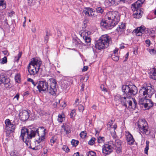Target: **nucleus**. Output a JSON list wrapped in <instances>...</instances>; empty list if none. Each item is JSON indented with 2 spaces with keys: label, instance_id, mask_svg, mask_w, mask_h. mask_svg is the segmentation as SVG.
Here are the masks:
<instances>
[{
  "label": "nucleus",
  "instance_id": "f257e3e1",
  "mask_svg": "<svg viewBox=\"0 0 156 156\" xmlns=\"http://www.w3.org/2000/svg\"><path fill=\"white\" fill-rule=\"evenodd\" d=\"M38 130L37 127L29 129L23 127L21 130L20 138L29 148L35 147L36 142L39 144L45 139L46 129L43 130V135L41 136L40 135Z\"/></svg>",
  "mask_w": 156,
  "mask_h": 156
},
{
  "label": "nucleus",
  "instance_id": "f03ea898",
  "mask_svg": "<svg viewBox=\"0 0 156 156\" xmlns=\"http://www.w3.org/2000/svg\"><path fill=\"white\" fill-rule=\"evenodd\" d=\"M42 62L36 58H33L29 63L27 66V69L29 74L31 76H34L37 74L41 69L40 66Z\"/></svg>",
  "mask_w": 156,
  "mask_h": 156
},
{
  "label": "nucleus",
  "instance_id": "7ed1b4c3",
  "mask_svg": "<svg viewBox=\"0 0 156 156\" xmlns=\"http://www.w3.org/2000/svg\"><path fill=\"white\" fill-rule=\"evenodd\" d=\"M111 37L107 34L102 35L97 41L95 47L98 50L107 48L109 44L111 43Z\"/></svg>",
  "mask_w": 156,
  "mask_h": 156
},
{
  "label": "nucleus",
  "instance_id": "20e7f679",
  "mask_svg": "<svg viewBox=\"0 0 156 156\" xmlns=\"http://www.w3.org/2000/svg\"><path fill=\"white\" fill-rule=\"evenodd\" d=\"M114 99L117 103H120L126 108H129V107L131 106L130 104H131V101H133V98L128 96L126 97H123L118 94L115 96Z\"/></svg>",
  "mask_w": 156,
  "mask_h": 156
},
{
  "label": "nucleus",
  "instance_id": "39448f33",
  "mask_svg": "<svg viewBox=\"0 0 156 156\" xmlns=\"http://www.w3.org/2000/svg\"><path fill=\"white\" fill-rule=\"evenodd\" d=\"M122 89V91L126 94L127 96L129 97L135 95L138 92L137 88L134 85H123Z\"/></svg>",
  "mask_w": 156,
  "mask_h": 156
},
{
  "label": "nucleus",
  "instance_id": "423d86ee",
  "mask_svg": "<svg viewBox=\"0 0 156 156\" xmlns=\"http://www.w3.org/2000/svg\"><path fill=\"white\" fill-rule=\"evenodd\" d=\"M139 130L143 134H149L150 133L146 121L144 119H140L137 123Z\"/></svg>",
  "mask_w": 156,
  "mask_h": 156
},
{
  "label": "nucleus",
  "instance_id": "0eeeda50",
  "mask_svg": "<svg viewBox=\"0 0 156 156\" xmlns=\"http://www.w3.org/2000/svg\"><path fill=\"white\" fill-rule=\"evenodd\" d=\"M154 90L151 86H148L146 87H143L139 91L140 94L145 96V98H150L154 93Z\"/></svg>",
  "mask_w": 156,
  "mask_h": 156
},
{
  "label": "nucleus",
  "instance_id": "6e6552de",
  "mask_svg": "<svg viewBox=\"0 0 156 156\" xmlns=\"http://www.w3.org/2000/svg\"><path fill=\"white\" fill-rule=\"evenodd\" d=\"M117 11H110L108 12L105 16V18L111 20L110 22L112 25L115 26L117 23V19L116 18L118 16Z\"/></svg>",
  "mask_w": 156,
  "mask_h": 156
},
{
  "label": "nucleus",
  "instance_id": "1a4fd4ad",
  "mask_svg": "<svg viewBox=\"0 0 156 156\" xmlns=\"http://www.w3.org/2000/svg\"><path fill=\"white\" fill-rule=\"evenodd\" d=\"M49 80L51 82V85L49 90H48L50 94L55 96L56 95L57 91V84L56 80L53 78H50Z\"/></svg>",
  "mask_w": 156,
  "mask_h": 156
},
{
  "label": "nucleus",
  "instance_id": "9d476101",
  "mask_svg": "<svg viewBox=\"0 0 156 156\" xmlns=\"http://www.w3.org/2000/svg\"><path fill=\"white\" fill-rule=\"evenodd\" d=\"M145 98H141L139 101V105L140 106L143 107L147 109H149L153 106V102L149 99Z\"/></svg>",
  "mask_w": 156,
  "mask_h": 156
},
{
  "label": "nucleus",
  "instance_id": "9b49d317",
  "mask_svg": "<svg viewBox=\"0 0 156 156\" xmlns=\"http://www.w3.org/2000/svg\"><path fill=\"white\" fill-rule=\"evenodd\" d=\"M36 86L39 92L48 90V84L46 81H39L37 82Z\"/></svg>",
  "mask_w": 156,
  "mask_h": 156
},
{
  "label": "nucleus",
  "instance_id": "f8f14e48",
  "mask_svg": "<svg viewBox=\"0 0 156 156\" xmlns=\"http://www.w3.org/2000/svg\"><path fill=\"white\" fill-rule=\"evenodd\" d=\"M109 144H105L103 146L102 152L106 155L109 154L112 152L113 150L114 144L112 142H110Z\"/></svg>",
  "mask_w": 156,
  "mask_h": 156
},
{
  "label": "nucleus",
  "instance_id": "ddd939ff",
  "mask_svg": "<svg viewBox=\"0 0 156 156\" xmlns=\"http://www.w3.org/2000/svg\"><path fill=\"white\" fill-rule=\"evenodd\" d=\"M4 84L6 88L10 87V80L8 76L4 74L0 75V85Z\"/></svg>",
  "mask_w": 156,
  "mask_h": 156
},
{
  "label": "nucleus",
  "instance_id": "4468645a",
  "mask_svg": "<svg viewBox=\"0 0 156 156\" xmlns=\"http://www.w3.org/2000/svg\"><path fill=\"white\" fill-rule=\"evenodd\" d=\"M108 23L105 20H103L100 23L101 27L102 29L109 30L113 28L115 26L110 22V21Z\"/></svg>",
  "mask_w": 156,
  "mask_h": 156
},
{
  "label": "nucleus",
  "instance_id": "2eb2a0df",
  "mask_svg": "<svg viewBox=\"0 0 156 156\" xmlns=\"http://www.w3.org/2000/svg\"><path fill=\"white\" fill-rule=\"evenodd\" d=\"M29 110L22 111L19 114V117L20 120L23 122L27 120L29 117Z\"/></svg>",
  "mask_w": 156,
  "mask_h": 156
},
{
  "label": "nucleus",
  "instance_id": "dca6fc26",
  "mask_svg": "<svg viewBox=\"0 0 156 156\" xmlns=\"http://www.w3.org/2000/svg\"><path fill=\"white\" fill-rule=\"evenodd\" d=\"M16 127V125L12 124L5 127V132L7 136L9 137L10 134L12 133L13 134L14 133Z\"/></svg>",
  "mask_w": 156,
  "mask_h": 156
},
{
  "label": "nucleus",
  "instance_id": "f3484780",
  "mask_svg": "<svg viewBox=\"0 0 156 156\" xmlns=\"http://www.w3.org/2000/svg\"><path fill=\"white\" fill-rule=\"evenodd\" d=\"M145 0H138L132 5V9L133 10L135 11V10H139L140 9H143L141 8V6Z\"/></svg>",
  "mask_w": 156,
  "mask_h": 156
},
{
  "label": "nucleus",
  "instance_id": "a211bd4d",
  "mask_svg": "<svg viewBox=\"0 0 156 156\" xmlns=\"http://www.w3.org/2000/svg\"><path fill=\"white\" fill-rule=\"evenodd\" d=\"M145 29V27L144 26H141L140 27L137 28L136 29L134 30L133 32L135 33L137 36H141L142 34L144 32Z\"/></svg>",
  "mask_w": 156,
  "mask_h": 156
},
{
  "label": "nucleus",
  "instance_id": "6ab92c4d",
  "mask_svg": "<svg viewBox=\"0 0 156 156\" xmlns=\"http://www.w3.org/2000/svg\"><path fill=\"white\" fill-rule=\"evenodd\" d=\"M126 140L129 145H133L135 141L133 136L129 132H126Z\"/></svg>",
  "mask_w": 156,
  "mask_h": 156
},
{
  "label": "nucleus",
  "instance_id": "aec40b11",
  "mask_svg": "<svg viewBox=\"0 0 156 156\" xmlns=\"http://www.w3.org/2000/svg\"><path fill=\"white\" fill-rule=\"evenodd\" d=\"M93 11V9L90 8H86L83 9V13L87 16H91Z\"/></svg>",
  "mask_w": 156,
  "mask_h": 156
},
{
  "label": "nucleus",
  "instance_id": "412c9836",
  "mask_svg": "<svg viewBox=\"0 0 156 156\" xmlns=\"http://www.w3.org/2000/svg\"><path fill=\"white\" fill-rule=\"evenodd\" d=\"M143 9H140L139 10H135V12L133 14V16L134 18L139 19L141 18L143 13Z\"/></svg>",
  "mask_w": 156,
  "mask_h": 156
},
{
  "label": "nucleus",
  "instance_id": "4be33fe9",
  "mask_svg": "<svg viewBox=\"0 0 156 156\" xmlns=\"http://www.w3.org/2000/svg\"><path fill=\"white\" fill-rule=\"evenodd\" d=\"M109 5L115 6L118 5L119 2L122 0H108Z\"/></svg>",
  "mask_w": 156,
  "mask_h": 156
},
{
  "label": "nucleus",
  "instance_id": "5701e85b",
  "mask_svg": "<svg viewBox=\"0 0 156 156\" xmlns=\"http://www.w3.org/2000/svg\"><path fill=\"white\" fill-rule=\"evenodd\" d=\"M131 104H130V106H129V108L135 109L137 107V102L135 99L133 98V101H132Z\"/></svg>",
  "mask_w": 156,
  "mask_h": 156
},
{
  "label": "nucleus",
  "instance_id": "b1692460",
  "mask_svg": "<svg viewBox=\"0 0 156 156\" xmlns=\"http://www.w3.org/2000/svg\"><path fill=\"white\" fill-rule=\"evenodd\" d=\"M83 38L87 45H90L91 38L90 37L87 36L86 33H85V35L83 37Z\"/></svg>",
  "mask_w": 156,
  "mask_h": 156
},
{
  "label": "nucleus",
  "instance_id": "393cba45",
  "mask_svg": "<svg viewBox=\"0 0 156 156\" xmlns=\"http://www.w3.org/2000/svg\"><path fill=\"white\" fill-rule=\"evenodd\" d=\"M125 28V24L121 23L120 25H119V27L116 29L117 31L119 32H121Z\"/></svg>",
  "mask_w": 156,
  "mask_h": 156
},
{
  "label": "nucleus",
  "instance_id": "a878e982",
  "mask_svg": "<svg viewBox=\"0 0 156 156\" xmlns=\"http://www.w3.org/2000/svg\"><path fill=\"white\" fill-rule=\"evenodd\" d=\"M150 75V78L154 80H156V69H154L152 71Z\"/></svg>",
  "mask_w": 156,
  "mask_h": 156
},
{
  "label": "nucleus",
  "instance_id": "bb28decb",
  "mask_svg": "<svg viewBox=\"0 0 156 156\" xmlns=\"http://www.w3.org/2000/svg\"><path fill=\"white\" fill-rule=\"evenodd\" d=\"M62 132L63 133L64 135H66L68 133V128L66 125H63L62 126Z\"/></svg>",
  "mask_w": 156,
  "mask_h": 156
},
{
  "label": "nucleus",
  "instance_id": "cd10ccee",
  "mask_svg": "<svg viewBox=\"0 0 156 156\" xmlns=\"http://www.w3.org/2000/svg\"><path fill=\"white\" fill-rule=\"evenodd\" d=\"M76 115V111L75 109L72 110L70 113V117L73 120H75V117Z\"/></svg>",
  "mask_w": 156,
  "mask_h": 156
},
{
  "label": "nucleus",
  "instance_id": "c85d7f7f",
  "mask_svg": "<svg viewBox=\"0 0 156 156\" xmlns=\"http://www.w3.org/2000/svg\"><path fill=\"white\" fill-rule=\"evenodd\" d=\"M122 143V142L119 139H117L115 140V143L114 146L115 147H121Z\"/></svg>",
  "mask_w": 156,
  "mask_h": 156
},
{
  "label": "nucleus",
  "instance_id": "c756f323",
  "mask_svg": "<svg viewBox=\"0 0 156 156\" xmlns=\"http://www.w3.org/2000/svg\"><path fill=\"white\" fill-rule=\"evenodd\" d=\"M42 145L41 144H39L38 145H36L35 147H32V148H30L35 150H38L41 149L42 147Z\"/></svg>",
  "mask_w": 156,
  "mask_h": 156
},
{
  "label": "nucleus",
  "instance_id": "7c9ffc66",
  "mask_svg": "<svg viewBox=\"0 0 156 156\" xmlns=\"http://www.w3.org/2000/svg\"><path fill=\"white\" fill-rule=\"evenodd\" d=\"M63 116H64V115L63 114H59L58 115L57 120L59 122H62L63 119L64 118Z\"/></svg>",
  "mask_w": 156,
  "mask_h": 156
},
{
  "label": "nucleus",
  "instance_id": "2f4dec72",
  "mask_svg": "<svg viewBox=\"0 0 156 156\" xmlns=\"http://www.w3.org/2000/svg\"><path fill=\"white\" fill-rule=\"evenodd\" d=\"M79 142L78 140H72L71 143L73 146L76 147L78 144Z\"/></svg>",
  "mask_w": 156,
  "mask_h": 156
},
{
  "label": "nucleus",
  "instance_id": "473e14b6",
  "mask_svg": "<svg viewBox=\"0 0 156 156\" xmlns=\"http://www.w3.org/2000/svg\"><path fill=\"white\" fill-rule=\"evenodd\" d=\"M87 156H96V153L93 151H89L87 153Z\"/></svg>",
  "mask_w": 156,
  "mask_h": 156
},
{
  "label": "nucleus",
  "instance_id": "72a5a7b5",
  "mask_svg": "<svg viewBox=\"0 0 156 156\" xmlns=\"http://www.w3.org/2000/svg\"><path fill=\"white\" fill-rule=\"evenodd\" d=\"M146 146L144 150L145 153L147 154H148V151L149 149V142L148 141H146Z\"/></svg>",
  "mask_w": 156,
  "mask_h": 156
},
{
  "label": "nucleus",
  "instance_id": "f704fd0d",
  "mask_svg": "<svg viewBox=\"0 0 156 156\" xmlns=\"http://www.w3.org/2000/svg\"><path fill=\"white\" fill-rule=\"evenodd\" d=\"M27 81L29 82H30L31 83H32V84L34 86V88L36 86V84H37V82H35L32 79H31L30 78H28L27 79Z\"/></svg>",
  "mask_w": 156,
  "mask_h": 156
},
{
  "label": "nucleus",
  "instance_id": "c9c22d12",
  "mask_svg": "<svg viewBox=\"0 0 156 156\" xmlns=\"http://www.w3.org/2000/svg\"><path fill=\"white\" fill-rule=\"evenodd\" d=\"M96 139L94 137H92L88 142V144L91 145H92L94 143Z\"/></svg>",
  "mask_w": 156,
  "mask_h": 156
},
{
  "label": "nucleus",
  "instance_id": "e433bc0d",
  "mask_svg": "<svg viewBox=\"0 0 156 156\" xmlns=\"http://www.w3.org/2000/svg\"><path fill=\"white\" fill-rule=\"evenodd\" d=\"M97 12L102 14L104 12V9L101 7H98L96 9Z\"/></svg>",
  "mask_w": 156,
  "mask_h": 156
},
{
  "label": "nucleus",
  "instance_id": "4c0bfd02",
  "mask_svg": "<svg viewBox=\"0 0 156 156\" xmlns=\"http://www.w3.org/2000/svg\"><path fill=\"white\" fill-rule=\"evenodd\" d=\"M15 79L16 81L18 83H19L20 82V76L19 75L17 74L16 75L15 77Z\"/></svg>",
  "mask_w": 156,
  "mask_h": 156
},
{
  "label": "nucleus",
  "instance_id": "58836bf2",
  "mask_svg": "<svg viewBox=\"0 0 156 156\" xmlns=\"http://www.w3.org/2000/svg\"><path fill=\"white\" fill-rule=\"evenodd\" d=\"M105 138L104 137L99 136L98 138V141L99 143H101L104 141Z\"/></svg>",
  "mask_w": 156,
  "mask_h": 156
},
{
  "label": "nucleus",
  "instance_id": "ea45409f",
  "mask_svg": "<svg viewBox=\"0 0 156 156\" xmlns=\"http://www.w3.org/2000/svg\"><path fill=\"white\" fill-rule=\"evenodd\" d=\"M78 110L80 112H83L84 109V106L81 105H79L78 106Z\"/></svg>",
  "mask_w": 156,
  "mask_h": 156
},
{
  "label": "nucleus",
  "instance_id": "a19ab883",
  "mask_svg": "<svg viewBox=\"0 0 156 156\" xmlns=\"http://www.w3.org/2000/svg\"><path fill=\"white\" fill-rule=\"evenodd\" d=\"M115 149L118 154H119L122 151V147H115Z\"/></svg>",
  "mask_w": 156,
  "mask_h": 156
},
{
  "label": "nucleus",
  "instance_id": "79ce46f5",
  "mask_svg": "<svg viewBox=\"0 0 156 156\" xmlns=\"http://www.w3.org/2000/svg\"><path fill=\"white\" fill-rule=\"evenodd\" d=\"M1 63L2 64L5 63L7 62V58L6 57H4L3 58L1 59Z\"/></svg>",
  "mask_w": 156,
  "mask_h": 156
},
{
  "label": "nucleus",
  "instance_id": "37998d69",
  "mask_svg": "<svg viewBox=\"0 0 156 156\" xmlns=\"http://www.w3.org/2000/svg\"><path fill=\"white\" fill-rule=\"evenodd\" d=\"M87 134V132L86 131H83L81 132L80 134V135L81 137H86Z\"/></svg>",
  "mask_w": 156,
  "mask_h": 156
},
{
  "label": "nucleus",
  "instance_id": "c03bdc74",
  "mask_svg": "<svg viewBox=\"0 0 156 156\" xmlns=\"http://www.w3.org/2000/svg\"><path fill=\"white\" fill-rule=\"evenodd\" d=\"M73 45L75 47H77L78 44H79L78 41L76 39H73Z\"/></svg>",
  "mask_w": 156,
  "mask_h": 156
},
{
  "label": "nucleus",
  "instance_id": "a18cd8bd",
  "mask_svg": "<svg viewBox=\"0 0 156 156\" xmlns=\"http://www.w3.org/2000/svg\"><path fill=\"white\" fill-rule=\"evenodd\" d=\"M22 52H19L18 56L17 57H15V60L16 62L19 61L20 58L21 57L22 55Z\"/></svg>",
  "mask_w": 156,
  "mask_h": 156
},
{
  "label": "nucleus",
  "instance_id": "49530a36",
  "mask_svg": "<svg viewBox=\"0 0 156 156\" xmlns=\"http://www.w3.org/2000/svg\"><path fill=\"white\" fill-rule=\"evenodd\" d=\"M5 127H6L8 125H9L11 124L12 123L11 122L10 120L9 119H6L5 121Z\"/></svg>",
  "mask_w": 156,
  "mask_h": 156
},
{
  "label": "nucleus",
  "instance_id": "de8ad7c7",
  "mask_svg": "<svg viewBox=\"0 0 156 156\" xmlns=\"http://www.w3.org/2000/svg\"><path fill=\"white\" fill-rule=\"evenodd\" d=\"M2 6L3 9L5 8L6 4L4 2V0H0V6Z\"/></svg>",
  "mask_w": 156,
  "mask_h": 156
},
{
  "label": "nucleus",
  "instance_id": "09e8293b",
  "mask_svg": "<svg viewBox=\"0 0 156 156\" xmlns=\"http://www.w3.org/2000/svg\"><path fill=\"white\" fill-rule=\"evenodd\" d=\"M62 149L66 152H68V147L66 145H63L62 147Z\"/></svg>",
  "mask_w": 156,
  "mask_h": 156
},
{
  "label": "nucleus",
  "instance_id": "8fccbe9b",
  "mask_svg": "<svg viewBox=\"0 0 156 156\" xmlns=\"http://www.w3.org/2000/svg\"><path fill=\"white\" fill-rule=\"evenodd\" d=\"M34 0H27V3L30 6H31L33 4Z\"/></svg>",
  "mask_w": 156,
  "mask_h": 156
},
{
  "label": "nucleus",
  "instance_id": "3c124183",
  "mask_svg": "<svg viewBox=\"0 0 156 156\" xmlns=\"http://www.w3.org/2000/svg\"><path fill=\"white\" fill-rule=\"evenodd\" d=\"M60 102V100L59 99H56V101L54 104V105H55L56 106L58 104H59Z\"/></svg>",
  "mask_w": 156,
  "mask_h": 156
},
{
  "label": "nucleus",
  "instance_id": "603ef678",
  "mask_svg": "<svg viewBox=\"0 0 156 156\" xmlns=\"http://www.w3.org/2000/svg\"><path fill=\"white\" fill-rule=\"evenodd\" d=\"M112 59L115 61H118L119 59V57L117 56H115V55L114 56H113L112 57Z\"/></svg>",
  "mask_w": 156,
  "mask_h": 156
},
{
  "label": "nucleus",
  "instance_id": "864d4df0",
  "mask_svg": "<svg viewBox=\"0 0 156 156\" xmlns=\"http://www.w3.org/2000/svg\"><path fill=\"white\" fill-rule=\"evenodd\" d=\"M100 88L102 90V91H107V89L104 87V86L103 85H101L100 86Z\"/></svg>",
  "mask_w": 156,
  "mask_h": 156
},
{
  "label": "nucleus",
  "instance_id": "5fc2aeb1",
  "mask_svg": "<svg viewBox=\"0 0 156 156\" xmlns=\"http://www.w3.org/2000/svg\"><path fill=\"white\" fill-rule=\"evenodd\" d=\"M150 53L151 54H156V50H155L154 49H152L150 51Z\"/></svg>",
  "mask_w": 156,
  "mask_h": 156
},
{
  "label": "nucleus",
  "instance_id": "6e6d98bb",
  "mask_svg": "<svg viewBox=\"0 0 156 156\" xmlns=\"http://www.w3.org/2000/svg\"><path fill=\"white\" fill-rule=\"evenodd\" d=\"M3 54L5 55H9V53L8 51L7 50H5L2 51Z\"/></svg>",
  "mask_w": 156,
  "mask_h": 156
},
{
  "label": "nucleus",
  "instance_id": "4d7b16f0",
  "mask_svg": "<svg viewBox=\"0 0 156 156\" xmlns=\"http://www.w3.org/2000/svg\"><path fill=\"white\" fill-rule=\"evenodd\" d=\"M88 69V67L87 66H83V69H82V71H86Z\"/></svg>",
  "mask_w": 156,
  "mask_h": 156
},
{
  "label": "nucleus",
  "instance_id": "13d9d810",
  "mask_svg": "<svg viewBox=\"0 0 156 156\" xmlns=\"http://www.w3.org/2000/svg\"><path fill=\"white\" fill-rule=\"evenodd\" d=\"M44 39H45V40L47 41L48 39V33L47 32H46V34L45 36Z\"/></svg>",
  "mask_w": 156,
  "mask_h": 156
},
{
  "label": "nucleus",
  "instance_id": "bf43d9fd",
  "mask_svg": "<svg viewBox=\"0 0 156 156\" xmlns=\"http://www.w3.org/2000/svg\"><path fill=\"white\" fill-rule=\"evenodd\" d=\"M129 56V53L128 52L126 55V56L125 57V59L124 60V62H126L127 60V59L128 58Z\"/></svg>",
  "mask_w": 156,
  "mask_h": 156
},
{
  "label": "nucleus",
  "instance_id": "052dcab7",
  "mask_svg": "<svg viewBox=\"0 0 156 156\" xmlns=\"http://www.w3.org/2000/svg\"><path fill=\"white\" fill-rule=\"evenodd\" d=\"M146 43L148 45V46L150 45V41L149 40H147L145 41Z\"/></svg>",
  "mask_w": 156,
  "mask_h": 156
},
{
  "label": "nucleus",
  "instance_id": "680f3d73",
  "mask_svg": "<svg viewBox=\"0 0 156 156\" xmlns=\"http://www.w3.org/2000/svg\"><path fill=\"white\" fill-rule=\"evenodd\" d=\"M81 88L80 89V91H83V89L84 87V85L83 83H82L81 85Z\"/></svg>",
  "mask_w": 156,
  "mask_h": 156
},
{
  "label": "nucleus",
  "instance_id": "e2e57ef3",
  "mask_svg": "<svg viewBox=\"0 0 156 156\" xmlns=\"http://www.w3.org/2000/svg\"><path fill=\"white\" fill-rule=\"evenodd\" d=\"M19 98V94H17L14 97V98H16L17 100H18Z\"/></svg>",
  "mask_w": 156,
  "mask_h": 156
},
{
  "label": "nucleus",
  "instance_id": "0e129e2a",
  "mask_svg": "<svg viewBox=\"0 0 156 156\" xmlns=\"http://www.w3.org/2000/svg\"><path fill=\"white\" fill-rule=\"evenodd\" d=\"M11 156H19L16 154H15V152H12L11 154Z\"/></svg>",
  "mask_w": 156,
  "mask_h": 156
},
{
  "label": "nucleus",
  "instance_id": "69168bd1",
  "mask_svg": "<svg viewBox=\"0 0 156 156\" xmlns=\"http://www.w3.org/2000/svg\"><path fill=\"white\" fill-rule=\"evenodd\" d=\"M73 156H79V153L77 152L74 153Z\"/></svg>",
  "mask_w": 156,
  "mask_h": 156
},
{
  "label": "nucleus",
  "instance_id": "338daca9",
  "mask_svg": "<svg viewBox=\"0 0 156 156\" xmlns=\"http://www.w3.org/2000/svg\"><path fill=\"white\" fill-rule=\"evenodd\" d=\"M55 142V140H54V139H51L50 140V142L53 144H54Z\"/></svg>",
  "mask_w": 156,
  "mask_h": 156
},
{
  "label": "nucleus",
  "instance_id": "774afa93",
  "mask_svg": "<svg viewBox=\"0 0 156 156\" xmlns=\"http://www.w3.org/2000/svg\"><path fill=\"white\" fill-rule=\"evenodd\" d=\"M66 106V104L64 102L63 105H62V107L63 108H65Z\"/></svg>",
  "mask_w": 156,
  "mask_h": 156
}]
</instances>
